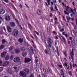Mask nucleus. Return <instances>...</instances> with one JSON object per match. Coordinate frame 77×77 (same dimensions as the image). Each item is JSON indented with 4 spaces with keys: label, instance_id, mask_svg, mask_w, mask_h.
<instances>
[{
    "label": "nucleus",
    "instance_id": "obj_1",
    "mask_svg": "<svg viewBox=\"0 0 77 77\" xmlns=\"http://www.w3.org/2000/svg\"><path fill=\"white\" fill-rule=\"evenodd\" d=\"M18 34V30L15 29L13 31L12 34L14 36H17Z\"/></svg>",
    "mask_w": 77,
    "mask_h": 77
},
{
    "label": "nucleus",
    "instance_id": "obj_2",
    "mask_svg": "<svg viewBox=\"0 0 77 77\" xmlns=\"http://www.w3.org/2000/svg\"><path fill=\"white\" fill-rule=\"evenodd\" d=\"M9 65V62L8 61H5L2 64V65L4 67H5V66H7Z\"/></svg>",
    "mask_w": 77,
    "mask_h": 77
},
{
    "label": "nucleus",
    "instance_id": "obj_3",
    "mask_svg": "<svg viewBox=\"0 0 77 77\" xmlns=\"http://www.w3.org/2000/svg\"><path fill=\"white\" fill-rule=\"evenodd\" d=\"M20 58L18 57H16L14 59V62L15 63H17L20 60Z\"/></svg>",
    "mask_w": 77,
    "mask_h": 77
},
{
    "label": "nucleus",
    "instance_id": "obj_4",
    "mask_svg": "<svg viewBox=\"0 0 77 77\" xmlns=\"http://www.w3.org/2000/svg\"><path fill=\"white\" fill-rule=\"evenodd\" d=\"M20 74L21 76H22L23 77H26V74L24 72L21 71L20 73Z\"/></svg>",
    "mask_w": 77,
    "mask_h": 77
},
{
    "label": "nucleus",
    "instance_id": "obj_5",
    "mask_svg": "<svg viewBox=\"0 0 77 77\" xmlns=\"http://www.w3.org/2000/svg\"><path fill=\"white\" fill-rule=\"evenodd\" d=\"M48 44H49V46L50 47V48H51V38H48Z\"/></svg>",
    "mask_w": 77,
    "mask_h": 77
},
{
    "label": "nucleus",
    "instance_id": "obj_6",
    "mask_svg": "<svg viewBox=\"0 0 77 77\" xmlns=\"http://www.w3.org/2000/svg\"><path fill=\"white\" fill-rule=\"evenodd\" d=\"M6 71L8 72L9 74H12L14 73V72L11 70V69L10 68H8L7 70Z\"/></svg>",
    "mask_w": 77,
    "mask_h": 77
},
{
    "label": "nucleus",
    "instance_id": "obj_7",
    "mask_svg": "<svg viewBox=\"0 0 77 77\" xmlns=\"http://www.w3.org/2000/svg\"><path fill=\"white\" fill-rule=\"evenodd\" d=\"M44 51L46 54H51V52L50 51V49H49L48 50L45 49L44 50Z\"/></svg>",
    "mask_w": 77,
    "mask_h": 77
},
{
    "label": "nucleus",
    "instance_id": "obj_8",
    "mask_svg": "<svg viewBox=\"0 0 77 77\" xmlns=\"http://www.w3.org/2000/svg\"><path fill=\"white\" fill-rule=\"evenodd\" d=\"M7 29L8 32H12V29L10 26H7Z\"/></svg>",
    "mask_w": 77,
    "mask_h": 77
},
{
    "label": "nucleus",
    "instance_id": "obj_9",
    "mask_svg": "<svg viewBox=\"0 0 77 77\" xmlns=\"http://www.w3.org/2000/svg\"><path fill=\"white\" fill-rule=\"evenodd\" d=\"M5 20L6 21H9L11 20L10 16L9 15H7L5 16Z\"/></svg>",
    "mask_w": 77,
    "mask_h": 77
},
{
    "label": "nucleus",
    "instance_id": "obj_10",
    "mask_svg": "<svg viewBox=\"0 0 77 77\" xmlns=\"http://www.w3.org/2000/svg\"><path fill=\"white\" fill-rule=\"evenodd\" d=\"M10 24L12 27H15V24L14 22H12L10 23Z\"/></svg>",
    "mask_w": 77,
    "mask_h": 77
},
{
    "label": "nucleus",
    "instance_id": "obj_11",
    "mask_svg": "<svg viewBox=\"0 0 77 77\" xmlns=\"http://www.w3.org/2000/svg\"><path fill=\"white\" fill-rule=\"evenodd\" d=\"M30 61H31V60L28 58H26L25 59V63H27L28 62H30Z\"/></svg>",
    "mask_w": 77,
    "mask_h": 77
},
{
    "label": "nucleus",
    "instance_id": "obj_12",
    "mask_svg": "<svg viewBox=\"0 0 77 77\" xmlns=\"http://www.w3.org/2000/svg\"><path fill=\"white\" fill-rule=\"evenodd\" d=\"M6 53L5 52H4L2 53L1 54V57L4 58V57H5V56L6 55Z\"/></svg>",
    "mask_w": 77,
    "mask_h": 77
},
{
    "label": "nucleus",
    "instance_id": "obj_13",
    "mask_svg": "<svg viewBox=\"0 0 77 77\" xmlns=\"http://www.w3.org/2000/svg\"><path fill=\"white\" fill-rule=\"evenodd\" d=\"M5 13V11L4 9H1L0 11V14L2 15H3V14H4Z\"/></svg>",
    "mask_w": 77,
    "mask_h": 77
},
{
    "label": "nucleus",
    "instance_id": "obj_14",
    "mask_svg": "<svg viewBox=\"0 0 77 77\" xmlns=\"http://www.w3.org/2000/svg\"><path fill=\"white\" fill-rule=\"evenodd\" d=\"M24 71L25 72V73H26V74H29V69L26 68L24 70Z\"/></svg>",
    "mask_w": 77,
    "mask_h": 77
},
{
    "label": "nucleus",
    "instance_id": "obj_15",
    "mask_svg": "<svg viewBox=\"0 0 77 77\" xmlns=\"http://www.w3.org/2000/svg\"><path fill=\"white\" fill-rule=\"evenodd\" d=\"M14 51L17 54H18V53H19L20 52V50L19 49H14Z\"/></svg>",
    "mask_w": 77,
    "mask_h": 77
},
{
    "label": "nucleus",
    "instance_id": "obj_16",
    "mask_svg": "<svg viewBox=\"0 0 77 77\" xmlns=\"http://www.w3.org/2000/svg\"><path fill=\"white\" fill-rule=\"evenodd\" d=\"M73 49H72V52L71 53V57L72 60H73V56H74V54L73 53Z\"/></svg>",
    "mask_w": 77,
    "mask_h": 77
},
{
    "label": "nucleus",
    "instance_id": "obj_17",
    "mask_svg": "<svg viewBox=\"0 0 77 77\" xmlns=\"http://www.w3.org/2000/svg\"><path fill=\"white\" fill-rule=\"evenodd\" d=\"M71 34H72V33H74L75 36L76 37L77 36V32H75V31L74 30H72L71 32Z\"/></svg>",
    "mask_w": 77,
    "mask_h": 77
},
{
    "label": "nucleus",
    "instance_id": "obj_18",
    "mask_svg": "<svg viewBox=\"0 0 77 77\" xmlns=\"http://www.w3.org/2000/svg\"><path fill=\"white\" fill-rule=\"evenodd\" d=\"M70 40H71V42H75V41L74 38H72V37H70L69 38Z\"/></svg>",
    "mask_w": 77,
    "mask_h": 77
},
{
    "label": "nucleus",
    "instance_id": "obj_19",
    "mask_svg": "<svg viewBox=\"0 0 77 77\" xmlns=\"http://www.w3.org/2000/svg\"><path fill=\"white\" fill-rule=\"evenodd\" d=\"M9 59V55H7L5 58V59L6 60H8Z\"/></svg>",
    "mask_w": 77,
    "mask_h": 77
},
{
    "label": "nucleus",
    "instance_id": "obj_20",
    "mask_svg": "<svg viewBox=\"0 0 77 77\" xmlns=\"http://www.w3.org/2000/svg\"><path fill=\"white\" fill-rule=\"evenodd\" d=\"M74 11V10L72 9L71 8H70L69 10H68V12L69 13H71V12H73Z\"/></svg>",
    "mask_w": 77,
    "mask_h": 77
},
{
    "label": "nucleus",
    "instance_id": "obj_21",
    "mask_svg": "<svg viewBox=\"0 0 77 77\" xmlns=\"http://www.w3.org/2000/svg\"><path fill=\"white\" fill-rule=\"evenodd\" d=\"M60 74L62 75H63V77H65V76H64L65 73H64V72H63V70H61V72H60Z\"/></svg>",
    "mask_w": 77,
    "mask_h": 77
},
{
    "label": "nucleus",
    "instance_id": "obj_22",
    "mask_svg": "<svg viewBox=\"0 0 77 77\" xmlns=\"http://www.w3.org/2000/svg\"><path fill=\"white\" fill-rule=\"evenodd\" d=\"M22 55L23 57H26L27 55V53L26 52H23L22 53Z\"/></svg>",
    "mask_w": 77,
    "mask_h": 77
},
{
    "label": "nucleus",
    "instance_id": "obj_23",
    "mask_svg": "<svg viewBox=\"0 0 77 77\" xmlns=\"http://www.w3.org/2000/svg\"><path fill=\"white\" fill-rule=\"evenodd\" d=\"M9 51H11L13 49H14V47L13 46H11L9 48Z\"/></svg>",
    "mask_w": 77,
    "mask_h": 77
},
{
    "label": "nucleus",
    "instance_id": "obj_24",
    "mask_svg": "<svg viewBox=\"0 0 77 77\" xmlns=\"http://www.w3.org/2000/svg\"><path fill=\"white\" fill-rule=\"evenodd\" d=\"M37 13L38 15H41V11L39 9L37 10Z\"/></svg>",
    "mask_w": 77,
    "mask_h": 77
},
{
    "label": "nucleus",
    "instance_id": "obj_25",
    "mask_svg": "<svg viewBox=\"0 0 77 77\" xmlns=\"http://www.w3.org/2000/svg\"><path fill=\"white\" fill-rule=\"evenodd\" d=\"M20 50L22 51H24L26 50V49L24 47H21Z\"/></svg>",
    "mask_w": 77,
    "mask_h": 77
},
{
    "label": "nucleus",
    "instance_id": "obj_26",
    "mask_svg": "<svg viewBox=\"0 0 77 77\" xmlns=\"http://www.w3.org/2000/svg\"><path fill=\"white\" fill-rule=\"evenodd\" d=\"M60 38L62 41V40H63L64 41H65V38H64V37H63V36H61Z\"/></svg>",
    "mask_w": 77,
    "mask_h": 77
},
{
    "label": "nucleus",
    "instance_id": "obj_27",
    "mask_svg": "<svg viewBox=\"0 0 77 77\" xmlns=\"http://www.w3.org/2000/svg\"><path fill=\"white\" fill-rule=\"evenodd\" d=\"M5 47V45H2L0 46V50H2Z\"/></svg>",
    "mask_w": 77,
    "mask_h": 77
},
{
    "label": "nucleus",
    "instance_id": "obj_28",
    "mask_svg": "<svg viewBox=\"0 0 77 77\" xmlns=\"http://www.w3.org/2000/svg\"><path fill=\"white\" fill-rule=\"evenodd\" d=\"M48 73H50H50H51V70L49 68L48 69Z\"/></svg>",
    "mask_w": 77,
    "mask_h": 77
},
{
    "label": "nucleus",
    "instance_id": "obj_29",
    "mask_svg": "<svg viewBox=\"0 0 77 77\" xmlns=\"http://www.w3.org/2000/svg\"><path fill=\"white\" fill-rule=\"evenodd\" d=\"M19 42H20V43H22L23 42V39L21 38H20L19 40Z\"/></svg>",
    "mask_w": 77,
    "mask_h": 77
},
{
    "label": "nucleus",
    "instance_id": "obj_30",
    "mask_svg": "<svg viewBox=\"0 0 77 77\" xmlns=\"http://www.w3.org/2000/svg\"><path fill=\"white\" fill-rule=\"evenodd\" d=\"M14 57V56L13 55H11V56H10L11 60H13Z\"/></svg>",
    "mask_w": 77,
    "mask_h": 77
},
{
    "label": "nucleus",
    "instance_id": "obj_31",
    "mask_svg": "<svg viewBox=\"0 0 77 77\" xmlns=\"http://www.w3.org/2000/svg\"><path fill=\"white\" fill-rule=\"evenodd\" d=\"M74 12H73V13L75 14V13H76V8H75V7H74Z\"/></svg>",
    "mask_w": 77,
    "mask_h": 77
},
{
    "label": "nucleus",
    "instance_id": "obj_32",
    "mask_svg": "<svg viewBox=\"0 0 77 77\" xmlns=\"http://www.w3.org/2000/svg\"><path fill=\"white\" fill-rule=\"evenodd\" d=\"M14 69V71H15L16 72H18V71L19 69L18 68H15Z\"/></svg>",
    "mask_w": 77,
    "mask_h": 77
},
{
    "label": "nucleus",
    "instance_id": "obj_33",
    "mask_svg": "<svg viewBox=\"0 0 77 77\" xmlns=\"http://www.w3.org/2000/svg\"><path fill=\"white\" fill-rule=\"evenodd\" d=\"M68 73L70 75L72 76V72H71L69 71Z\"/></svg>",
    "mask_w": 77,
    "mask_h": 77
},
{
    "label": "nucleus",
    "instance_id": "obj_34",
    "mask_svg": "<svg viewBox=\"0 0 77 77\" xmlns=\"http://www.w3.org/2000/svg\"><path fill=\"white\" fill-rule=\"evenodd\" d=\"M47 31L48 32H50V27H48Z\"/></svg>",
    "mask_w": 77,
    "mask_h": 77
},
{
    "label": "nucleus",
    "instance_id": "obj_35",
    "mask_svg": "<svg viewBox=\"0 0 77 77\" xmlns=\"http://www.w3.org/2000/svg\"><path fill=\"white\" fill-rule=\"evenodd\" d=\"M31 42H32L33 44V47H34L35 48H36V46L35 45V44H34V42H33V41H31Z\"/></svg>",
    "mask_w": 77,
    "mask_h": 77
},
{
    "label": "nucleus",
    "instance_id": "obj_36",
    "mask_svg": "<svg viewBox=\"0 0 77 77\" xmlns=\"http://www.w3.org/2000/svg\"><path fill=\"white\" fill-rule=\"evenodd\" d=\"M73 67H77V65L76 64H73Z\"/></svg>",
    "mask_w": 77,
    "mask_h": 77
},
{
    "label": "nucleus",
    "instance_id": "obj_37",
    "mask_svg": "<svg viewBox=\"0 0 77 77\" xmlns=\"http://www.w3.org/2000/svg\"><path fill=\"white\" fill-rule=\"evenodd\" d=\"M56 48L57 49V53H58V56H59V52H58V47H56Z\"/></svg>",
    "mask_w": 77,
    "mask_h": 77
},
{
    "label": "nucleus",
    "instance_id": "obj_38",
    "mask_svg": "<svg viewBox=\"0 0 77 77\" xmlns=\"http://www.w3.org/2000/svg\"><path fill=\"white\" fill-rule=\"evenodd\" d=\"M47 2L48 5H50V0H47Z\"/></svg>",
    "mask_w": 77,
    "mask_h": 77
},
{
    "label": "nucleus",
    "instance_id": "obj_39",
    "mask_svg": "<svg viewBox=\"0 0 77 77\" xmlns=\"http://www.w3.org/2000/svg\"><path fill=\"white\" fill-rule=\"evenodd\" d=\"M64 66H68V64H67V63H64Z\"/></svg>",
    "mask_w": 77,
    "mask_h": 77
},
{
    "label": "nucleus",
    "instance_id": "obj_40",
    "mask_svg": "<svg viewBox=\"0 0 77 77\" xmlns=\"http://www.w3.org/2000/svg\"><path fill=\"white\" fill-rule=\"evenodd\" d=\"M6 42V40L5 39H3L2 40V44H5Z\"/></svg>",
    "mask_w": 77,
    "mask_h": 77
},
{
    "label": "nucleus",
    "instance_id": "obj_41",
    "mask_svg": "<svg viewBox=\"0 0 77 77\" xmlns=\"http://www.w3.org/2000/svg\"><path fill=\"white\" fill-rule=\"evenodd\" d=\"M64 12L65 14H66L67 15H69V13H68V12H66V11H64Z\"/></svg>",
    "mask_w": 77,
    "mask_h": 77
},
{
    "label": "nucleus",
    "instance_id": "obj_42",
    "mask_svg": "<svg viewBox=\"0 0 77 77\" xmlns=\"http://www.w3.org/2000/svg\"><path fill=\"white\" fill-rule=\"evenodd\" d=\"M39 62V60H38L37 59L36 61V65H38V62Z\"/></svg>",
    "mask_w": 77,
    "mask_h": 77
},
{
    "label": "nucleus",
    "instance_id": "obj_43",
    "mask_svg": "<svg viewBox=\"0 0 77 77\" xmlns=\"http://www.w3.org/2000/svg\"><path fill=\"white\" fill-rule=\"evenodd\" d=\"M3 63V61L1 60V59L0 58V65H2Z\"/></svg>",
    "mask_w": 77,
    "mask_h": 77
},
{
    "label": "nucleus",
    "instance_id": "obj_44",
    "mask_svg": "<svg viewBox=\"0 0 77 77\" xmlns=\"http://www.w3.org/2000/svg\"><path fill=\"white\" fill-rule=\"evenodd\" d=\"M3 69L2 68H0V72H2V71H3Z\"/></svg>",
    "mask_w": 77,
    "mask_h": 77
},
{
    "label": "nucleus",
    "instance_id": "obj_45",
    "mask_svg": "<svg viewBox=\"0 0 77 77\" xmlns=\"http://www.w3.org/2000/svg\"><path fill=\"white\" fill-rule=\"evenodd\" d=\"M43 70L44 72H46V69H45V68H43Z\"/></svg>",
    "mask_w": 77,
    "mask_h": 77
},
{
    "label": "nucleus",
    "instance_id": "obj_46",
    "mask_svg": "<svg viewBox=\"0 0 77 77\" xmlns=\"http://www.w3.org/2000/svg\"><path fill=\"white\" fill-rule=\"evenodd\" d=\"M51 10L52 11H54V10L53 9V7H51Z\"/></svg>",
    "mask_w": 77,
    "mask_h": 77
},
{
    "label": "nucleus",
    "instance_id": "obj_47",
    "mask_svg": "<svg viewBox=\"0 0 77 77\" xmlns=\"http://www.w3.org/2000/svg\"><path fill=\"white\" fill-rule=\"evenodd\" d=\"M69 6H67L66 7V11H68V9H69Z\"/></svg>",
    "mask_w": 77,
    "mask_h": 77
},
{
    "label": "nucleus",
    "instance_id": "obj_48",
    "mask_svg": "<svg viewBox=\"0 0 77 77\" xmlns=\"http://www.w3.org/2000/svg\"><path fill=\"white\" fill-rule=\"evenodd\" d=\"M19 7H20V8H23V5H21V4H20L19 5Z\"/></svg>",
    "mask_w": 77,
    "mask_h": 77
},
{
    "label": "nucleus",
    "instance_id": "obj_49",
    "mask_svg": "<svg viewBox=\"0 0 77 77\" xmlns=\"http://www.w3.org/2000/svg\"><path fill=\"white\" fill-rule=\"evenodd\" d=\"M33 52L34 54H36V51L35 50L33 51Z\"/></svg>",
    "mask_w": 77,
    "mask_h": 77
},
{
    "label": "nucleus",
    "instance_id": "obj_50",
    "mask_svg": "<svg viewBox=\"0 0 77 77\" xmlns=\"http://www.w3.org/2000/svg\"><path fill=\"white\" fill-rule=\"evenodd\" d=\"M53 33L55 35H56V34H57V32H56V31H53Z\"/></svg>",
    "mask_w": 77,
    "mask_h": 77
},
{
    "label": "nucleus",
    "instance_id": "obj_51",
    "mask_svg": "<svg viewBox=\"0 0 77 77\" xmlns=\"http://www.w3.org/2000/svg\"><path fill=\"white\" fill-rule=\"evenodd\" d=\"M35 32L37 35H39V34L38 32H37V31H35Z\"/></svg>",
    "mask_w": 77,
    "mask_h": 77
},
{
    "label": "nucleus",
    "instance_id": "obj_52",
    "mask_svg": "<svg viewBox=\"0 0 77 77\" xmlns=\"http://www.w3.org/2000/svg\"><path fill=\"white\" fill-rule=\"evenodd\" d=\"M34 75L33 74H31L30 75V77H34Z\"/></svg>",
    "mask_w": 77,
    "mask_h": 77
},
{
    "label": "nucleus",
    "instance_id": "obj_53",
    "mask_svg": "<svg viewBox=\"0 0 77 77\" xmlns=\"http://www.w3.org/2000/svg\"><path fill=\"white\" fill-rule=\"evenodd\" d=\"M15 20H16V22L18 23V24H19V23H18V20L16 19H15Z\"/></svg>",
    "mask_w": 77,
    "mask_h": 77
},
{
    "label": "nucleus",
    "instance_id": "obj_54",
    "mask_svg": "<svg viewBox=\"0 0 77 77\" xmlns=\"http://www.w3.org/2000/svg\"><path fill=\"white\" fill-rule=\"evenodd\" d=\"M64 31V29L63 28L62 29L60 30V32H63Z\"/></svg>",
    "mask_w": 77,
    "mask_h": 77
},
{
    "label": "nucleus",
    "instance_id": "obj_55",
    "mask_svg": "<svg viewBox=\"0 0 77 77\" xmlns=\"http://www.w3.org/2000/svg\"><path fill=\"white\" fill-rule=\"evenodd\" d=\"M3 29L6 32V28H5V26H4L3 27Z\"/></svg>",
    "mask_w": 77,
    "mask_h": 77
},
{
    "label": "nucleus",
    "instance_id": "obj_56",
    "mask_svg": "<svg viewBox=\"0 0 77 77\" xmlns=\"http://www.w3.org/2000/svg\"><path fill=\"white\" fill-rule=\"evenodd\" d=\"M64 35H65V36H66V38H68V34H66Z\"/></svg>",
    "mask_w": 77,
    "mask_h": 77
},
{
    "label": "nucleus",
    "instance_id": "obj_57",
    "mask_svg": "<svg viewBox=\"0 0 77 77\" xmlns=\"http://www.w3.org/2000/svg\"><path fill=\"white\" fill-rule=\"evenodd\" d=\"M28 25L29 27H30V28H32V26H31V25H30V24H29Z\"/></svg>",
    "mask_w": 77,
    "mask_h": 77
},
{
    "label": "nucleus",
    "instance_id": "obj_58",
    "mask_svg": "<svg viewBox=\"0 0 77 77\" xmlns=\"http://www.w3.org/2000/svg\"><path fill=\"white\" fill-rule=\"evenodd\" d=\"M55 9H56L57 11H58V9H57V6H56V5L55 6Z\"/></svg>",
    "mask_w": 77,
    "mask_h": 77
},
{
    "label": "nucleus",
    "instance_id": "obj_59",
    "mask_svg": "<svg viewBox=\"0 0 77 77\" xmlns=\"http://www.w3.org/2000/svg\"><path fill=\"white\" fill-rule=\"evenodd\" d=\"M50 16L51 17H52V16H53V14L51 13L50 14Z\"/></svg>",
    "mask_w": 77,
    "mask_h": 77
},
{
    "label": "nucleus",
    "instance_id": "obj_60",
    "mask_svg": "<svg viewBox=\"0 0 77 77\" xmlns=\"http://www.w3.org/2000/svg\"><path fill=\"white\" fill-rule=\"evenodd\" d=\"M62 34H63V35H65L66 34H65V32H62Z\"/></svg>",
    "mask_w": 77,
    "mask_h": 77
},
{
    "label": "nucleus",
    "instance_id": "obj_61",
    "mask_svg": "<svg viewBox=\"0 0 77 77\" xmlns=\"http://www.w3.org/2000/svg\"><path fill=\"white\" fill-rule=\"evenodd\" d=\"M71 17H69V18H67V20H70Z\"/></svg>",
    "mask_w": 77,
    "mask_h": 77
},
{
    "label": "nucleus",
    "instance_id": "obj_62",
    "mask_svg": "<svg viewBox=\"0 0 77 77\" xmlns=\"http://www.w3.org/2000/svg\"><path fill=\"white\" fill-rule=\"evenodd\" d=\"M35 36L36 39H38V37H37V36H36V35H35Z\"/></svg>",
    "mask_w": 77,
    "mask_h": 77
},
{
    "label": "nucleus",
    "instance_id": "obj_63",
    "mask_svg": "<svg viewBox=\"0 0 77 77\" xmlns=\"http://www.w3.org/2000/svg\"><path fill=\"white\" fill-rule=\"evenodd\" d=\"M4 1H5V2H6V3H8V0H4Z\"/></svg>",
    "mask_w": 77,
    "mask_h": 77
},
{
    "label": "nucleus",
    "instance_id": "obj_64",
    "mask_svg": "<svg viewBox=\"0 0 77 77\" xmlns=\"http://www.w3.org/2000/svg\"><path fill=\"white\" fill-rule=\"evenodd\" d=\"M76 24L77 25V19H76Z\"/></svg>",
    "mask_w": 77,
    "mask_h": 77
}]
</instances>
